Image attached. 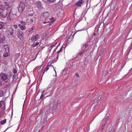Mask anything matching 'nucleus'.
Returning a JSON list of instances; mask_svg holds the SVG:
<instances>
[{
    "instance_id": "obj_14",
    "label": "nucleus",
    "mask_w": 132,
    "mask_h": 132,
    "mask_svg": "<svg viewBox=\"0 0 132 132\" xmlns=\"http://www.w3.org/2000/svg\"><path fill=\"white\" fill-rule=\"evenodd\" d=\"M5 37L3 36L2 38H0V43H3L5 40Z\"/></svg>"
},
{
    "instance_id": "obj_13",
    "label": "nucleus",
    "mask_w": 132,
    "mask_h": 132,
    "mask_svg": "<svg viewBox=\"0 0 132 132\" xmlns=\"http://www.w3.org/2000/svg\"><path fill=\"white\" fill-rule=\"evenodd\" d=\"M60 6V5H58L55 7H53V9L54 11H56L59 9Z\"/></svg>"
},
{
    "instance_id": "obj_53",
    "label": "nucleus",
    "mask_w": 132,
    "mask_h": 132,
    "mask_svg": "<svg viewBox=\"0 0 132 132\" xmlns=\"http://www.w3.org/2000/svg\"><path fill=\"white\" fill-rule=\"evenodd\" d=\"M111 131V132H112V131H111H111Z\"/></svg>"
},
{
    "instance_id": "obj_19",
    "label": "nucleus",
    "mask_w": 132,
    "mask_h": 132,
    "mask_svg": "<svg viewBox=\"0 0 132 132\" xmlns=\"http://www.w3.org/2000/svg\"><path fill=\"white\" fill-rule=\"evenodd\" d=\"M54 3L55 4L54 5L58 4L60 1V0H54Z\"/></svg>"
},
{
    "instance_id": "obj_8",
    "label": "nucleus",
    "mask_w": 132,
    "mask_h": 132,
    "mask_svg": "<svg viewBox=\"0 0 132 132\" xmlns=\"http://www.w3.org/2000/svg\"><path fill=\"white\" fill-rule=\"evenodd\" d=\"M104 23L103 22H102L100 23V24L98 28V31L99 30H103L104 28Z\"/></svg>"
},
{
    "instance_id": "obj_42",
    "label": "nucleus",
    "mask_w": 132,
    "mask_h": 132,
    "mask_svg": "<svg viewBox=\"0 0 132 132\" xmlns=\"http://www.w3.org/2000/svg\"><path fill=\"white\" fill-rule=\"evenodd\" d=\"M21 24H22L24 25L25 22H22V21L21 22Z\"/></svg>"
},
{
    "instance_id": "obj_44",
    "label": "nucleus",
    "mask_w": 132,
    "mask_h": 132,
    "mask_svg": "<svg viewBox=\"0 0 132 132\" xmlns=\"http://www.w3.org/2000/svg\"><path fill=\"white\" fill-rule=\"evenodd\" d=\"M49 118H47V117L46 118V121L47 120H48Z\"/></svg>"
},
{
    "instance_id": "obj_21",
    "label": "nucleus",
    "mask_w": 132,
    "mask_h": 132,
    "mask_svg": "<svg viewBox=\"0 0 132 132\" xmlns=\"http://www.w3.org/2000/svg\"><path fill=\"white\" fill-rule=\"evenodd\" d=\"M38 44H39V43L38 42H37L35 44H33L32 45V46L33 47H34L38 45Z\"/></svg>"
},
{
    "instance_id": "obj_15",
    "label": "nucleus",
    "mask_w": 132,
    "mask_h": 132,
    "mask_svg": "<svg viewBox=\"0 0 132 132\" xmlns=\"http://www.w3.org/2000/svg\"><path fill=\"white\" fill-rule=\"evenodd\" d=\"M9 30L10 31H11V32H10V34L12 36L13 35V29L11 28H10L9 29Z\"/></svg>"
},
{
    "instance_id": "obj_33",
    "label": "nucleus",
    "mask_w": 132,
    "mask_h": 132,
    "mask_svg": "<svg viewBox=\"0 0 132 132\" xmlns=\"http://www.w3.org/2000/svg\"><path fill=\"white\" fill-rule=\"evenodd\" d=\"M48 51L49 52H50L51 51L52 48H51L50 47H49L48 48Z\"/></svg>"
},
{
    "instance_id": "obj_34",
    "label": "nucleus",
    "mask_w": 132,
    "mask_h": 132,
    "mask_svg": "<svg viewBox=\"0 0 132 132\" xmlns=\"http://www.w3.org/2000/svg\"><path fill=\"white\" fill-rule=\"evenodd\" d=\"M48 1H49L50 2H52L54 1V0H48Z\"/></svg>"
},
{
    "instance_id": "obj_31",
    "label": "nucleus",
    "mask_w": 132,
    "mask_h": 132,
    "mask_svg": "<svg viewBox=\"0 0 132 132\" xmlns=\"http://www.w3.org/2000/svg\"><path fill=\"white\" fill-rule=\"evenodd\" d=\"M62 47L60 49V50H59V51H58L57 52V53H60L62 51Z\"/></svg>"
},
{
    "instance_id": "obj_30",
    "label": "nucleus",
    "mask_w": 132,
    "mask_h": 132,
    "mask_svg": "<svg viewBox=\"0 0 132 132\" xmlns=\"http://www.w3.org/2000/svg\"><path fill=\"white\" fill-rule=\"evenodd\" d=\"M105 120L106 121H107L109 120V117L108 116L106 117V118L105 119Z\"/></svg>"
},
{
    "instance_id": "obj_52",
    "label": "nucleus",
    "mask_w": 132,
    "mask_h": 132,
    "mask_svg": "<svg viewBox=\"0 0 132 132\" xmlns=\"http://www.w3.org/2000/svg\"><path fill=\"white\" fill-rule=\"evenodd\" d=\"M5 132V130L3 132Z\"/></svg>"
},
{
    "instance_id": "obj_9",
    "label": "nucleus",
    "mask_w": 132,
    "mask_h": 132,
    "mask_svg": "<svg viewBox=\"0 0 132 132\" xmlns=\"http://www.w3.org/2000/svg\"><path fill=\"white\" fill-rule=\"evenodd\" d=\"M39 35L38 34L36 35L35 36H33L31 38V40L33 41H36L38 38Z\"/></svg>"
},
{
    "instance_id": "obj_47",
    "label": "nucleus",
    "mask_w": 132,
    "mask_h": 132,
    "mask_svg": "<svg viewBox=\"0 0 132 132\" xmlns=\"http://www.w3.org/2000/svg\"><path fill=\"white\" fill-rule=\"evenodd\" d=\"M2 106V104H1V103H0V107H1Z\"/></svg>"
},
{
    "instance_id": "obj_40",
    "label": "nucleus",
    "mask_w": 132,
    "mask_h": 132,
    "mask_svg": "<svg viewBox=\"0 0 132 132\" xmlns=\"http://www.w3.org/2000/svg\"><path fill=\"white\" fill-rule=\"evenodd\" d=\"M13 73H16V70L14 69V71H13Z\"/></svg>"
},
{
    "instance_id": "obj_38",
    "label": "nucleus",
    "mask_w": 132,
    "mask_h": 132,
    "mask_svg": "<svg viewBox=\"0 0 132 132\" xmlns=\"http://www.w3.org/2000/svg\"><path fill=\"white\" fill-rule=\"evenodd\" d=\"M83 52H82V50H81V52L80 53H79V55H81L82 54V53H83Z\"/></svg>"
},
{
    "instance_id": "obj_11",
    "label": "nucleus",
    "mask_w": 132,
    "mask_h": 132,
    "mask_svg": "<svg viewBox=\"0 0 132 132\" xmlns=\"http://www.w3.org/2000/svg\"><path fill=\"white\" fill-rule=\"evenodd\" d=\"M4 24L3 22L0 23V30H2L4 28Z\"/></svg>"
},
{
    "instance_id": "obj_2",
    "label": "nucleus",
    "mask_w": 132,
    "mask_h": 132,
    "mask_svg": "<svg viewBox=\"0 0 132 132\" xmlns=\"http://www.w3.org/2000/svg\"><path fill=\"white\" fill-rule=\"evenodd\" d=\"M102 95L98 93L95 94L94 97H92V98L96 100V102L98 103L99 102V100H100L102 97Z\"/></svg>"
},
{
    "instance_id": "obj_48",
    "label": "nucleus",
    "mask_w": 132,
    "mask_h": 132,
    "mask_svg": "<svg viewBox=\"0 0 132 132\" xmlns=\"http://www.w3.org/2000/svg\"><path fill=\"white\" fill-rule=\"evenodd\" d=\"M2 33V31H0V35Z\"/></svg>"
},
{
    "instance_id": "obj_55",
    "label": "nucleus",
    "mask_w": 132,
    "mask_h": 132,
    "mask_svg": "<svg viewBox=\"0 0 132 132\" xmlns=\"http://www.w3.org/2000/svg\"><path fill=\"white\" fill-rule=\"evenodd\" d=\"M112 129H114V128H113Z\"/></svg>"
},
{
    "instance_id": "obj_25",
    "label": "nucleus",
    "mask_w": 132,
    "mask_h": 132,
    "mask_svg": "<svg viewBox=\"0 0 132 132\" xmlns=\"http://www.w3.org/2000/svg\"><path fill=\"white\" fill-rule=\"evenodd\" d=\"M18 78L17 76V75H14L13 76V79H16Z\"/></svg>"
},
{
    "instance_id": "obj_35",
    "label": "nucleus",
    "mask_w": 132,
    "mask_h": 132,
    "mask_svg": "<svg viewBox=\"0 0 132 132\" xmlns=\"http://www.w3.org/2000/svg\"><path fill=\"white\" fill-rule=\"evenodd\" d=\"M14 28H17L18 27V26L17 25H14Z\"/></svg>"
},
{
    "instance_id": "obj_26",
    "label": "nucleus",
    "mask_w": 132,
    "mask_h": 132,
    "mask_svg": "<svg viewBox=\"0 0 132 132\" xmlns=\"http://www.w3.org/2000/svg\"><path fill=\"white\" fill-rule=\"evenodd\" d=\"M44 93V91H43L42 92L41 96L40 97V98H42L44 97L43 94Z\"/></svg>"
},
{
    "instance_id": "obj_23",
    "label": "nucleus",
    "mask_w": 132,
    "mask_h": 132,
    "mask_svg": "<svg viewBox=\"0 0 132 132\" xmlns=\"http://www.w3.org/2000/svg\"><path fill=\"white\" fill-rule=\"evenodd\" d=\"M5 5L6 6H8H8H9V3L8 2H5Z\"/></svg>"
},
{
    "instance_id": "obj_39",
    "label": "nucleus",
    "mask_w": 132,
    "mask_h": 132,
    "mask_svg": "<svg viewBox=\"0 0 132 132\" xmlns=\"http://www.w3.org/2000/svg\"><path fill=\"white\" fill-rule=\"evenodd\" d=\"M54 69V70L55 71V74L54 76H56V75H57V74H56V71L55 70V69Z\"/></svg>"
},
{
    "instance_id": "obj_28",
    "label": "nucleus",
    "mask_w": 132,
    "mask_h": 132,
    "mask_svg": "<svg viewBox=\"0 0 132 132\" xmlns=\"http://www.w3.org/2000/svg\"><path fill=\"white\" fill-rule=\"evenodd\" d=\"M3 91L2 90H0V97H1L3 95Z\"/></svg>"
},
{
    "instance_id": "obj_12",
    "label": "nucleus",
    "mask_w": 132,
    "mask_h": 132,
    "mask_svg": "<svg viewBox=\"0 0 132 132\" xmlns=\"http://www.w3.org/2000/svg\"><path fill=\"white\" fill-rule=\"evenodd\" d=\"M19 27L21 28L22 30H25L26 28V27L24 26H21L20 24L19 25Z\"/></svg>"
},
{
    "instance_id": "obj_24",
    "label": "nucleus",
    "mask_w": 132,
    "mask_h": 132,
    "mask_svg": "<svg viewBox=\"0 0 132 132\" xmlns=\"http://www.w3.org/2000/svg\"><path fill=\"white\" fill-rule=\"evenodd\" d=\"M55 19L53 17L50 19V20L51 21V22H53L55 20Z\"/></svg>"
},
{
    "instance_id": "obj_36",
    "label": "nucleus",
    "mask_w": 132,
    "mask_h": 132,
    "mask_svg": "<svg viewBox=\"0 0 132 132\" xmlns=\"http://www.w3.org/2000/svg\"><path fill=\"white\" fill-rule=\"evenodd\" d=\"M55 46V45H51V46H50V47L52 49V48L53 47H54V46Z\"/></svg>"
},
{
    "instance_id": "obj_27",
    "label": "nucleus",
    "mask_w": 132,
    "mask_h": 132,
    "mask_svg": "<svg viewBox=\"0 0 132 132\" xmlns=\"http://www.w3.org/2000/svg\"><path fill=\"white\" fill-rule=\"evenodd\" d=\"M7 1H8V2L9 3H12L14 0H6Z\"/></svg>"
},
{
    "instance_id": "obj_29",
    "label": "nucleus",
    "mask_w": 132,
    "mask_h": 132,
    "mask_svg": "<svg viewBox=\"0 0 132 132\" xmlns=\"http://www.w3.org/2000/svg\"><path fill=\"white\" fill-rule=\"evenodd\" d=\"M6 53H4V54L3 56L5 57H7L8 55V54L7 51L6 52Z\"/></svg>"
},
{
    "instance_id": "obj_17",
    "label": "nucleus",
    "mask_w": 132,
    "mask_h": 132,
    "mask_svg": "<svg viewBox=\"0 0 132 132\" xmlns=\"http://www.w3.org/2000/svg\"><path fill=\"white\" fill-rule=\"evenodd\" d=\"M6 121V119H5L0 122V123L2 125H3L5 124Z\"/></svg>"
},
{
    "instance_id": "obj_51",
    "label": "nucleus",
    "mask_w": 132,
    "mask_h": 132,
    "mask_svg": "<svg viewBox=\"0 0 132 132\" xmlns=\"http://www.w3.org/2000/svg\"><path fill=\"white\" fill-rule=\"evenodd\" d=\"M6 82H7V80H6V81H5Z\"/></svg>"
},
{
    "instance_id": "obj_41",
    "label": "nucleus",
    "mask_w": 132,
    "mask_h": 132,
    "mask_svg": "<svg viewBox=\"0 0 132 132\" xmlns=\"http://www.w3.org/2000/svg\"><path fill=\"white\" fill-rule=\"evenodd\" d=\"M2 81H0V86H1L2 85Z\"/></svg>"
},
{
    "instance_id": "obj_3",
    "label": "nucleus",
    "mask_w": 132,
    "mask_h": 132,
    "mask_svg": "<svg viewBox=\"0 0 132 132\" xmlns=\"http://www.w3.org/2000/svg\"><path fill=\"white\" fill-rule=\"evenodd\" d=\"M14 10H10L8 15V19L9 20H11V19L14 17V15L16 13L14 12Z\"/></svg>"
},
{
    "instance_id": "obj_43",
    "label": "nucleus",
    "mask_w": 132,
    "mask_h": 132,
    "mask_svg": "<svg viewBox=\"0 0 132 132\" xmlns=\"http://www.w3.org/2000/svg\"><path fill=\"white\" fill-rule=\"evenodd\" d=\"M47 22H47L46 21H44L43 22V23H44V24H46V23H47Z\"/></svg>"
},
{
    "instance_id": "obj_10",
    "label": "nucleus",
    "mask_w": 132,
    "mask_h": 132,
    "mask_svg": "<svg viewBox=\"0 0 132 132\" xmlns=\"http://www.w3.org/2000/svg\"><path fill=\"white\" fill-rule=\"evenodd\" d=\"M88 46V44H85L83 45V47L82 49V52H84V51L86 50V48Z\"/></svg>"
},
{
    "instance_id": "obj_37",
    "label": "nucleus",
    "mask_w": 132,
    "mask_h": 132,
    "mask_svg": "<svg viewBox=\"0 0 132 132\" xmlns=\"http://www.w3.org/2000/svg\"><path fill=\"white\" fill-rule=\"evenodd\" d=\"M105 126V124H104L102 125V130H103V129L104 128V127Z\"/></svg>"
},
{
    "instance_id": "obj_22",
    "label": "nucleus",
    "mask_w": 132,
    "mask_h": 132,
    "mask_svg": "<svg viewBox=\"0 0 132 132\" xmlns=\"http://www.w3.org/2000/svg\"><path fill=\"white\" fill-rule=\"evenodd\" d=\"M19 38L20 39V40H23V37L22 36V35H18V36Z\"/></svg>"
},
{
    "instance_id": "obj_6",
    "label": "nucleus",
    "mask_w": 132,
    "mask_h": 132,
    "mask_svg": "<svg viewBox=\"0 0 132 132\" xmlns=\"http://www.w3.org/2000/svg\"><path fill=\"white\" fill-rule=\"evenodd\" d=\"M50 15L49 13L47 12H45L42 13L41 15L42 18L45 19L49 16Z\"/></svg>"
},
{
    "instance_id": "obj_46",
    "label": "nucleus",
    "mask_w": 132,
    "mask_h": 132,
    "mask_svg": "<svg viewBox=\"0 0 132 132\" xmlns=\"http://www.w3.org/2000/svg\"><path fill=\"white\" fill-rule=\"evenodd\" d=\"M76 76L77 77H79V76L77 74H76Z\"/></svg>"
},
{
    "instance_id": "obj_32",
    "label": "nucleus",
    "mask_w": 132,
    "mask_h": 132,
    "mask_svg": "<svg viewBox=\"0 0 132 132\" xmlns=\"http://www.w3.org/2000/svg\"><path fill=\"white\" fill-rule=\"evenodd\" d=\"M0 9H1L2 10H3L4 9V7L2 5L0 6Z\"/></svg>"
},
{
    "instance_id": "obj_4",
    "label": "nucleus",
    "mask_w": 132,
    "mask_h": 132,
    "mask_svg": "<svg viewBox=\"0 0 132 132\" xmlns=\"http://www.w3.org/2000/svg\"><path fill=\"white\" fill-rule=\"evenodd\" d=\"M85 2H86L85 0H79L76 3L75 5L76 6L79 7L83 5Z\"/></svg>"
},
{
    "instance_id": "obj_54",
    "label": "nucleus",
    "mask_w": 132,
    "mask_h": 132,
    "mask_svg": "<svg viewBox=\"0 0 132 132\" xmlns=\"http://www.w3.org/2000/svg\"><path fill=\"white\" fill-rule=\"evenodd\" d=\"M112 129H114V128H113Z\"/></svg>"
},
{
    "instance_id": "obj_16",
    "label": "nucleus",
    "mask_w": 132,
    "mask_h": 132,
    "mask_svg": "<svg viewBox=\"0 0 132 132\" xmlns=\"http://www.w3.org/2000/svg\"><path fill=\"white\" fill-rule=\"evenodd\" d=\"M5 50L6 52H8L9 50V47L8 45H7L5 46Z\"/></svg>"
},
{
    "instance_id": "obj_49",
    "label": "nucleus",
    "mask_w": 132,
    "mask_h": 132,
    "mask_svg": "<svg viewBox=\"0 0 132 132\" xmlns=\"http://www.w3.org/2000/svg\"><path fill=\"white\" fill-rule=\"evenodd\" d=\"M53 112H54V111H55V110H53Z\"/></svg>"
},
{
    "instance_id": "obj_20",
    "label": "nucleus",
    "mask_w": 132,
    "mask_h": 132,
    "mask_svg": "<svg viewBox=\"0 0 132 132\" xmlns=\"http://www.w3.org/2000/svg\"><path fill=\"white\" fill-rule=\"evenodd\" d=\"M23 32L21 31H20V30H18V35H22L23 34Z\"/></svg>"
},
{
    "instance_id": "obj_50",
    "label": "nucleus",
    "mask_w": 132,
    "mask_h": 132,
    "mask_svg": "<svg viewBox=\"0 0 132 132\" xmlns=\"http://www.w3.org/2000/svg\"><path fill=\"white\" fill-rule=\"evenodd\" d=\"M93 35H95V33H94Z\"/></svg>"
},
{
    "instance_id": "obj_45",
    "label": "nucleus",
    "mask_w": 132,
    "mask_h": 132,
    "mask_svg": "<svg viewBox=\"0 0 132 132\" xmlns=\"http://www.w3.org/2000/svg\"><path fill=\"white\" fill-rule=\"evenodd\" d=\"M6 14H5V15H4V16H7V12H6Z\"/></svg>"
},
{
    "instance_id": "obj_18",
    "label": "nucleus",
    "mask_w": 132,
    "mask_h": 132,
    "mask_svg": "<svg viewBox=\"0 0 132 132\" xmlns=\"http://www.w3.org/2000/svg\"><path fill=\"white\" fill-rule=\"evenodd\" d=\"M50 66H51L50 65L48 66V65L46 66V67L45 68V69H44V72L43 73H44L45 72V71H47L48 69H49V67Z\"/></svg>"
},
{
    "instance_id": "obj_5",
    "label": "nucleus",
    "mask_w": 132,
    "mask_h": 132,
    "mask_svg": "<svg viewBox=\"0 0 132 132\" xmlns=\"http://www.w3.org/2000/svg\"><path fill=\"white\" fill-rule=\"evenodd\" d=\"M0 78L2 80L5 81L8 78V75L4 73H1L0 74Z\"/></svg>"
},
{
    "instance_id": "obj_7",
    "label": "nucleus",
    "mask_w": 132,
    "mask_h": 132,
    "mask_svg": "<svg viewBox=\"0 0 132 132\" xmlns=\"http://www.w3.org/2000/svg\"><path fill=\"white\" fill-rule=\"evenodd\" d=\"M36 5L39 10H40L43 8L42 4L40 1L37 2L36 4Z\"/></svg>"
},
{
    "instance_id": "obj_1",
    "label": "nucleus",
    "mask_w": 132,
    "mask_h": 132,
    "mask_svg": "<svg viewBox=\"0 0 132 132\" xmlns=\"http://www.w3.org/2000/svg\"><path fill=\"white\" fill-rule=\"evenodd\" d=\"M26 3V1L24 0L20 2L18 9V11L20 13L21 12L24 10Z\"/></svg>"
}]
</instances>
